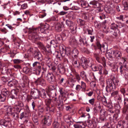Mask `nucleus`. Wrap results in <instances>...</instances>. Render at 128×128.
Segmentation results:
<instances>
[{"label":"nucleus","mask_w":128,"mask_h":128,"mask_svg":"<svg viewBox=\"0 0 128 128\" xmlns=\"http://www.w3.org/2000/svg\"><path fill=\"white\" fill-rule=\"evenodd\" d=\"M23 70L24 72L26 74L30 73L31 72L30 68L27 67L24 68Z\"/></svg>","instance_id":"nucleus-34"},{"label":"nucleus","mask_w":128,"mask_h":128,"mask_svg":"<svg viewBox=\"0 0 128 128\" xmlns=\"http://www.w3.org/2000/svg\"><path fill=\"white\" fill-rule=\"evenodd\" d=\"M80 74L81 77L86 82H88V81L86 74L84 71H82L80 72Z\"/></svg>","instance_id":"nucleus-17"},{"label":"nucleus","mask_w":128,"mask_h":128,"mask_svg":"<svg viewBox=\"0 0 128 128\" xmlns=\"http://www.w3.org/2000/svg\"><path fill=\"white\" fill-rule=\"evenodd\" d=\"M118 92L117 91H115L111 94V96H112L116 97L118 95Z\"/></svg>","instance_id":"nucleus-55"},{"label":"nucleus","mask_w":128,"mask_h":128,"mask_svg":"<svg viewBox=\"0 0 128 128\" xmlns=\"http://www.w3.org/2000/svg\"><path fill=\"white\" fill-rule=\"evenodd\" d=\"M106 56L110 60H111L112 58V53H110L108 52H107L106 54Z\"/></svg>","instance_id":"nucleus-43"},{"label":"nucleus","mask_w":128,"mask_h":128,"mask_svg":"<svg viewBox=\"0 0 128 128\" xmlns=\"http://www.w3.org/2000/svg\"><path fill=\"white\" fill-rule=\"evenodd\" d=\"M78 50L76 48L74 49L72 51V56L75 58H76L78 56Z\"/></svg>","instance_id":"nucleus-22"},{"label":"nucleus","mask_w":128,"mask_h":128,"mask_svg":"<svg viewBox=\"0 0 128 128\" xmlns=\"http://www.w3.org/2000/svg\"><path fill=\"white\" fill-rule=\"evenodd\" d=\"M66 24L68 26L70 27V29L72 32L74 33L76 32V29L77 28V25L76 24L71 20H66Z\"/></svg>","instance_id":"nucleus-5"},{"label":"nucleus","mask_w":128,"mask_h":128,"mask_svg":"<svg viewBox=\"0 0 128 128\" xmlns=\"http://www.w3.org/2000/svg\"><path fill=\"white\" fill-rule=\"evenodd\" d=\"M28 85L27 84L25 83V82H24L23 83L21 84L20 86V87H22L23 88H24L26 86H28Z\"/></svg>","instance_id":"nucleus-63"},{"label":"nucleus","mask_w":128,"mask_h":128,"mask_svg":"<svg viewBox=\"0 0 128 128\" xmlns=\"http://www.w3.org/2000/svg\"><path fill=\"white\" fill-rule=\"evenodd\" d=\"M69 42L71 45L74 44L76 43V40L73 38H71L69 40Z\"/></svg>","instance_id":"nucleus-36"},{"label":"nucleus","mask_w":128,"mask_h":128,"mask_svg":"<svg viewBox=\"0 0 128 128\" xmlns=\"http://www.w3.org/2000/svg\"><path fill=\"white\" fill-rule=\"evenodd\" d=\"M119 64L121 66L120 67V72L121 74L124 72V70L126 71L128 70V67L126 65H124V66H122V63L121 62L119 63Z\"/></svg>","instance_id":"nucleus-16"},{"label":"nucleus","mask_w":128,"mask_h":128,"mask_svg":"<svg viewBox=\"0 0 128 128\" xmlns=\"http://www.w3.org/2000/svg\"><path fill=\"white\" fill-rule=\"evenodd\" d=\"M35 124L38 125V117L36 116V115H34L32 118Z\"/></svg>","instance_id":"nucleus-39"},{"label":"nucleus","mask_w":128,"mask_h":128,"mask_svg":"<svg viewBox=\"0 0 128 128\" xmlns=\"http://www.w3.org/2000/svg\"><path fill=\"white\" fill-rule=\"evenodd\" d=\"M52 116L49 114H47L44 117V124L48 126L50 125L52 122Z\"/></svg>","instance_id":"nucleus-6"},{"label":"nucleus","mask_w":128,"mask_h":128,"mask_svg":"<svg viewBox=\"0 0 128 128\" xmlns=\"http://www.w3.org/2000/svg\"><path fill=\"white\" fill-rule=\"evenodd\" d=\"M77 21L79 24L81 26L84 25L85 23L84 21L81 19H78Z\"/></svg>","instance_id":"nucleus-38"},{"label":"nucleus","mask_w":128,"mask_h":128,"mask_svg":"<svg viewBox=\"0 0 128 128\" xmlns=\"http://www.w3.org/2000/svg\"><path fill=\"white\" fill-rule=\"evenodd\" d=\"M128 108V106L127 105H125L124 107L123 108L122 111L123 113H125L127 111Z\"/></svg>","instance_id":"nucleus-58"},{"label":"nucleus","mask_w":128,"mask_h":128,"mask_svg":"<svg viewBox=\"0 0 128 128\" xmlns=\"http://www.w3.org/2000/svg\"><path fill=\"white\" fill-rule=\"evenodd\" d=\"M26 112H22L20 114V119L22 120L23 118L24 119L25 118H27L28 116L26 115Z\"/></svg>","instance_id":"nucleus-40"},{"label":"nucleus","mask_w":128,"mask_h":128,"mask_svg":"<svg viewBox=\"0 0 128 128\" xmlns=\"http://www.w3.org/2000/svg\"><path fill=\"white\" fill-rule=\"evenodd\" d=\"M6 99V97L2 94H0V101L4 102Z\"/></svg>","instance_id":"nucleus-47"},{"label":"nucleus","mask_w":128,"mask_h":128,"mask_svg":"<svg viewBox=\"0 0 128 128\" xmlns=\"http://www.w3.org/2000/svg\"><path fill=\"white\" fill-rule=\"evenodd\" d=\"M54 94H55V96L56 94V93L54 92H48L47 93V95L49 96L50 98H53L54 96Z\"/></svg>","instance_id":"nucleus-42"},{"label":"nucleus","mask_w":128,"mask_h":128,"mask_svg":"<svg viewBox=\"0 0 128 128\" xmlns=\"http://www.w3.org/2000/svg\"><path fill=\"white\" fill-rule=\"evenodd\" d=\"M58 42L56 40H52L50 42V44L53 46L55 48L58 46Z\"/></svg>","instance_id":"nucleus-28"},{"label":"nucleus","mask_w":128,"mask_h":128,"mask_svg":"<svg viewBox=\"0 0 128 128\" xmlns=\"http://www.w3.org/2000/svg\"><path fill=\"white\" fill-rule=\"evenodd\" d=\"M49 25L47 23L44 24L41 23L40 24V26L38 28H29V32L30 34L29 35V39L32 40L33 42H34L40 38L36 33L37 30H40L41 33L45 34L46 30L49 29Z\"/></svg>","instance_id":"nucleus-1"},{"label":"nucleus","mask_w":128,"mask_h":128,"mask_svg":"<svg viewBox=\"0 0 128 128\" xmlns=\"http://www.w3.org/2000/svg\"><path fill=\"white\" fill-rule=\"evenodd\" d=\"M95 100L94 98L91 99L89 100V102L90 104L92 105H94Z\"/></svg>","instance_id":"nucleus-50"},{"label":"nucleus","mask_w":128,"mask_h":128,"mask_svg":"<svg viewBox=\"0 0 128 128\" xmlns=\"http://www.w3.org/2000/svg\"><path fill=\"white\" fill-rule=\"evenodd\" d=\"M57 53L58 54L56 55V57L57 58H58L60 60H61L62 59L63 57L64 56H62L61 54V53L58 52H56V53Z\"/></svg>","instance_id":"nucleus-45"},{"label":"nucleus","mask_w":128,"mask_h":128,"mask_svg":"<svg viewBox=\"0 0 128 128\" xmlns=\"http://www.w3.org/2000/svg\"><path fill=\"white\" fill-rule=\"evenodd\" d=\"M62 37L60 35H56L55 36V38L56 41H59L61 40Z\"/></svg>","instance_id":"nucleus-52"},{"label":"nucleus","mask_w":128,"mask_h":128,"mask_svg":"<svg viewBox=\"0 0 128 128\" xmlns=\"http://www.w3.org/2000/svg\"><path fill=\"white\" fill-rule=\"evenodd\" d=\"M79 4L84 8H87L89 6V4L86 1L83 0H81Z\"/></svg>","instance_id":"nucleus-21"},{"label":"nucleus","mask_w":128,"mask_h":128,"mask_svg":"<svg viewBox=\"0 0 128 128\" xmlns=\"http://www.w3.org/2000/svg\"><path fill=\"white\" fill-rule=\"evenodd\" d=\"M75 78V79H76L78 82H79L80 79V76L78 73H76L74 74Z\"/></svg>","instance_id":"nucleus-48"},{"label":"nucleus","mask_w":128,"mask_h":128,"mask_svg":"<svg viewBox=\"0 0 128 128\" xmlns=\"http://www.w3.org/2000/svg\"><path fill=\"white\" fill-rule=\"evenodd\" d=\"M124 101V104L125 105H127L128 104V98H125Z\"/></svg>","instance_id":"nucleus-64"},{"label":"nucleus","mask_w":128,"mask_h":128,"mask_svg":"<svg viewBox=\"0 0 128 128\" xmlns=\"http://www.w3.org/2000/svg\"><path fill=\"white\" fill-rule=\"evenodd\" d=\"M102 66L100 65H98L96 67V71H99V73L100 74H102Z\"/></svg>","instance_id":"nucleus-35"},{"label":"nucleus","mask_w":128,"mask_h":128,"mask_svg":"<svg viewBox=\"0 0 128 128\" xmlns=\"http://www.w3.org/2000/svg\"><path fill=\"white\" fill-rule=\"evenodd\" d=\"M22 80H24V82L27 84L28 85L29 84V81L28 77L27 76H24L22 78Z\"/></svg>","instance_id":"nucleus-33"},{"label":"nucleus","mask_w":128,"mask_h":128,"mask_svg":"<svg viewBox=\"0 0 128 128\" xmlns=\"http://www.w3.org/2000/svg\"><path fill=\"white\" fill-rule=\"evenodd\" d=\"M21 60L19 59H15L13 60V62L14 64H19Z\"/></svg>","instance_id":"nucleus-60"},{"label":"nucleus","mask_w":128,"mask_h":128,"mask_svg":"<svg viewBox=\"0 0 128 128\" xmlns=\"http://www.w3.org/2000/svg\"><path fill=\"white\" fill-rule=\"evenodd\" d=\"M1 94L6 97L9 94V92L6 89H4L1 92Z\"/></svg>","instance_id":"nucleus-25"},{"label":"nucleus","mask_w":128,"mask_h":128,"mask_svg":"<svg viewBox=\"0 0 128 128\" xmlns=\"http://www.w3.org/2000/svg\"><path fill=\"white\" fill-rule=\"evenodd\" d=\"M81 87L82 91L85 92L86 88V84L83 81L81 82Z\"/></svg>","instance_id":"nucleus-31"},{"label":"nucleus","mask_w":128,"mask_h":128,"mask_svg":"<svg viewBox=\"0 0 128 128\" xmlns=\"http://www.w3.org/2000/svg\"><path fill=\"white\" fill-rule=\"evenodd\" d=\"M106 111L104 110L101 109L100 111V120L102 121H104L106 118Z\"/></svg>","instance_id":"nucleus-10"},{"label":"nucleus","mask_w":128,"mask_h":128,"mask_svg":"<svg viewBox=\"0 0 128 128\" xmlns=\"http://www.w3.org/2000/svg\"><path fill=\"white\" fill-rule=\"evenodd\" d=\"M113 54L115 57L118 59L122 57V54L121 52L118 50H114L113 52Z\"/></svg>","instance_id":"nucleus-15"},{"label":"nucleus","mask_w":128,"mask_h":128,"mask_svg":"<svg viewBox=\"0 0 128 128\" xmlns=\"http://www.w3.org/2000/svg\"><path fill=\"white\" fill-rule=\"evenodd\" d=\"M118 81L117 80L116 78H114V79H108L106 80L107 86L106 87V90L108 92L113 90V85L117 86L118 85Z\"/></svg>","instance_id":"nucleus-2"},{"label":"nucleus","mask_w":128,"mask_h":128,"mask_svg":"<svg viewBox=\"0 0 128 128\" xmlns=\"http://www.w3.org/2000/svg\"><path fill=\"white\" fill-rule=\"evenodd\" d=\"M58 70L59 71V72L63 74L65 72V69L60 64L58 65Z\"/></svg>","instance_id":"nucleus-20"},{"label":"nucleus","mask_w":128,"mask_h":128,"mask_svg":"<svg viewBox=\"0 0 128 128\" xmlns=\"http://www.w3.org/2000/svg\"><path fill=\"white\" fill-rule=\"evenodd\" d=\"M44 102L45 103V104L46 106V111L50 112H53L55 108L54 106L53 105H52L51 107L50 106V105L51 102V99H46L45 100Z\"/></svg>","instance_id":"nucleus-4"},{"label":"nucleus","mask_w":128,"mask_h":128,"mask_svg":"<svg viewBox=\"0 0 128 128\" xmlns=\"http://www.w3.org/2000/svg\"><path fill=\"white\" fill-rule=\"evenodd\" d=\"M80 61L81 62L82 66L83 68L86 69V66L87 65V64L88 62V61L84 57H82L81 58L80 60Z\"/></svg>","instance_id":"nucleus-13"},{"label":"nucleus","mask_w":128,"mask_h":128,"mask_svg":"<svg viewBox=\"0 0 128 128\" xmlns=\"http://www.w3.org/2000/svg\"><path fill=\"white\" fill-rule=\"evenodd\" d=\"M60 50L62 56H64L66 53V50L65 47L61 46L60 48Z\"/></svg>","instance_id":"nucleus-19"},{"label":"nucleus","mask_w":128,"mask_h":128,"mask_svg":"<svg viewBox=\"0 0 128 128\" xmlns=\"http://www.w3.org/2000/svg\"><path fill=\"white\" fill-rule=\"evenodd\" d=\"M118 27V26L115 23L112 24L110 25V28L114 30L116 29Z\"/></svg>","instance_id":"nucleus-44"},{"label":"nucleus","mask_w":128,"mask_h":128,"mask_svg":"<svg viewBox=\"0 0 128 128\" xmlns=\"http://www.w3.org/2000/svg\"><path fill=\"white\" fill-rule=\"evenodd\" d=\"M14 70L16 69V70H17L20 69L21 68L20 66L18 64H16L14 65L13 66Z\"/></svg>","instance_id":"nucleus-53"},{"label":"nucleus","mask_w":128,"mask_h":128,"mask_svg":"<svg viewBox=\"0 0 128 128\" xmlns=\"http://www.w3.org/2000/svg\"><path fill=\"white\" fill-rule=\"evenodd\" d=\"M122 3L124 7V9L125 10H127L128 8V4L126 0H124L122 1Z\"/></svg>","instance_id":"nucleus-29"},{"label":"nucleus","mask_w":128,"mask_h":128,"mask_svg":"<svg viewBox=\"0 0 128 128\" xmlns=\"http://www.w3.org/2000/svg\"><path fill=\"white\" fill-rule=\"evenodd\" d=\"M90 4L92 5V6L94 8H96L97 6V5L98 4L97 1H92L90 2Z\"/></svg>","instance_id":"nucleus-32"},{"label":"nucleus","mask_w":128,"mask_h":128,"mask_svg":"<svg viewBox=\"0 0 128 128\" xmlns=\"http://www.w3.org/2000/svg\"><path fill=\"white\" fill-rule=\"evenodd\" d=\"M81 17L83 19L87 20L88 18V13L87 12L82 13Z\"/></svg>","instance_id":"nucleus-26"},{"label":"nucleus","mask_w":128,"mask_h":128,"mask_svg":"<svg viewBox=\"0 0 128 128\" xmlns=\"http://www.w3.org/2000/svg\"><path fill=\"white\" fill-rule=\"evenodd\" d=\"M48 92L43 89H42L40 91V96L43 98H45L46 97V94Z\"/></svg>","instance_id":"nucleus-14"},{"label":"nucleus","mask_w":128,"mask_h":128,"mask_svg":"<svg viewBox=\"0 0 128 128\" xmlns=\"http://www.w3.org/2000/svg\"><path fill=\"white\" fill-rule=\"evenodd\" d=\"M60 124L57 122H54L53 124L52 128H59Z\"/></svg>","instance_id":"nucleus-37"},{"label":"nucleus","mask_w":128,"mask_h":128,"mask_svg":"<svg viewBox=\"0 0 128 128\" xmlns=\"http://www.w3.org/2000/svg\"><path fill=\"white\" fill-rule=\"evenodd\" d=\"M46 15V14L45 12H43L41 13L39 15V17L41 18H42L45 16Z\"/></svg>","instance_id":"nucleus-54"},{"label":"nucleus","mask_w":128,"mask_h":128,"mask_svg":"<svg viewBox=\"0 0 128 128\" xmlns=\"http://www.w3.org/2000/svg\"><path fill=\"white\" fill-rule=\"evenodd\" d=\"M40 92V91L36 88L32 89L30 93L32 97L34 99L39 98Z\"/></svg>","instance_id":"nucleus-8"},{"label":"nucleus","mask_w":128,"mask_h":128,"mask_svg":"<svg viewBox=\"0 0 128 128\" xmlns=\"http://www.w3.org/2000/svg\"><path fill=\"white\" fill-rule=\"evenodd\" d=\"M18 84V82L17 80L15 79H13L9 82L8 84V85L9 86L11 87L17 84Z\"/></svg>","instance_id":"nucleus-18"},{"label":"nucleus","mask_w":128,"mask_h":128,"mask_svg":"<svg viewBox=\"0 0 128 128\" xmlns=\"http://www.w3.org/2000/svg\"><path fill=\"white\" fill-rule=\"evenodd\" d=\"M116 19L119 20H123V16L122 15H121L119 16H118L116 17Z\"/></svg>","instance_id":"nucleus-61"},{"label":"nucleus","mask_w":128,"mask_h":128,"mask_svg":"<svg viewBox=\"0 0 128 128\" xmlns=\"http://www.w3.org/2000/svg\"><path fill=\"white\" fill-rule=\"evenodd\" d=\"M15 113H19L21 109L18 107H13Z\"/></svg>","instance_id":"nucleus-46"},{"label":"nucleus","mask_w":128,"mask_h":128,"mask_svg":"<svg viewBox=\"0 0 128 128\" xmlns=\"http://www.w3.org/2000/svg\"><path fill=\"white\" fill-rule=\"evenodd\" d=\"M40 52L37 51L35 50L33 53L34 56V58H38V56H37L38 54V53Z\"/></svg>","instance_id":"nucleus-57"},{"label":"nucleus","mask_w":128,"mask_h":128,"mask_svg":"<svg viewBox=\"0 0 128 128\" xmlns=\"http://www.w3.org/2000/svg\"><path fill=\"white\" fill-rule=\"evenodd\" d=\"M70 8L72 10H77L79 9L80 8L77 6H72L71 8Z\"/></svg>","instance_id":"nucleus-56"},{"label":"nucleus","mask_w":128,"mask_h":128,"mask_svg":"<svg viewBox=\"0 0 128 128\" xmlns=\"http://www.w3.org/2000/svg\"><path fill=\"white\" fill-rule=\"evenodd\" d=\"M33 70L35 71L37 74H39L41 71V64L39 62H35L33 64Z\"/></svg>","instance_id":"nucleus-7"},{"label":"nucleus","mask_w":128,"mask_h":128,"mask_svg":"<svg viewBox=\"0 0 128 128\" xmlns=\"http://www.w3.org/2000/svg\"><path fill=\"white\" fill-rule=\"evenodd\" d=\"M61 26H62L60 24H58L56 26L55 29L56 30L59 32L61 31L62 30Z\"/></svg>","instance_id":"nucleus-30"},{"label":"nucleus","mask_w":128,"mask_h":128,"mask_svg":"<svg viewBox=\"0 0 128 128\" xmlns=\"http://www.w3.org/2000/svg\"><path fill=\"white\" fill-rule=\"evenodd\" d=\"M124 122L123 121H121L118 122V126L120 127L122 125L124 126Z\"/></svg>","instance_id":"nucleus-62"},{"label":"nucleus","mask_w":128,"mask_h":128,"mask_svg":"<svg viewBox=\"0 0 128 128\" xmlns=\"http://www.w3.org/2000/svg\"><path fill=\"white\" fill-rule=\"evenodd\" d=\"M94 56L95 57L97 61L100 63H102L100 57L98 54H94Z\"/></svg>","instance_id":"nucleus-27"},{"label":"nucleus","mask_w":128,"mask_h":128,"mask_svg":"<svg viewBox=\"0 0 128 128\" xmlns=\"http://www.w3.org/2000/svg\"><path fill=\"white\" fill-rule=\"evenodd\" d=\"M74 77V76L72 74H70L69 76L68 77V78L71 80V82H76L75 80V78Z\"/></svg>","instance_id":"nucleus-41"},{"label":"nucleus","mask_w":128,"mask_h":128,"mask_svg":"<svg viewBox=\"0 0 128 128\" xmlns=\"http://www.w3.org/2000/svg\"><path fill=\"white\" fill-rule=\"evenodd\" d=\"M2 111L4 112L6 115L9 116H15V112L14 110L13 107L10 106H4L2 109Z\"/></svg>","instance_id":"nucleus-3"},{"label":"nucleus","mask_w":128,"mask_h":128,"mask_svg":"<svg viewBox=\"0 0 128 128\" xmlns=\"http://www.w3.org/2000/svg\"><path fill=\"white\" fill-rule=\"evenodd\" d=\"M46 79L50 83H52L54 81V76L52 73H49L46 76Z\"/></svg>","instance_id":"nucleus-9"},{"label":"nucleus","mask_w":128,"mask_h":128,"mask_svg":"<svg viewBox=\"0 0 128 128\" xmlns=\"http://www.w3.org/2000/svg\"><path fill=\"white\" fill-rule=\"evenodd\" d=\"M18 92L19 90L18 89L12 90L11 92V95L10 96V98L12 99L16 98Z\"/></svg>","instance_id":"nucleus-11"},{"label":"nucleus","mask_w":128,"mask_h":128,"mask_svg":"<svg viewBox=\"0 0 128 128\" xmlns=\"http://www.w3.org/2000/svg\"><path fill=\"white\" fill-rule=\"evenodd\" d=\"M57 105L58 106H57V108L59 109V110H63L64 108V107L62 104Z\"/></svg>","instance_id":"nucleus-59"},{"label":"nucleus","mask_w":128,"mask_h":128,"mask_svg":"<svg viewBox=\"0 0 128 128\" xmlns=\"http://www.w3.org/2000/svg\"><path fill=\"white\" fill-rule=\"evenodd\" d=\"M72 63L73 65L75 68H78L80 66V64L78 62L77 60H73L72 61Z\"/></svg>","instance_id":"nucleus-24"},{"label":"nucleus","mask_w":128,"mask_h":128,"mask_svg":"<svg viewBox=\"0 0 128 128\" xmlns=\"http://www.w3.org/2000/svg\"><path fill=\"white\" fill-rule=\"evenodd\" d=\"M35 82L42 86H44L46 85V80L43 78H38L37 80Z\"/></svg>","instance_id":"nucleus-12"},{"label":"nucleus","mask_w":128,"mask_h":128,"mask_svg":"<svg viewBox=\"0 0 128 128\" xmlns=\"http://www.w3.org/2000/svg\"><path fill=\"white\" fill-rule=\"evenodd\" d=\"M81 86L79 84H77L76 87L75 89L78 92L80 91L81 88Z\"/></svg>","instance_id":"nucleus-51"},{"label":"nucleus","mask_w":128,"mask_h":128,"mask_svg":"<svg viewBox=\"0 0 128 128\" xmlns=\"http://www.w3.org/2000/svg\"><path fill=\"white\" fill-rule=\"evenodd\" d=\"M43 112L44 110L42 108H39L38 112V116L41 118L43 117Z\"/></svg>","instance_id":"nucleus-23"},{"label":"nucleus","mask_w":128,"mask_h":128,"mask_svg":"<svg viewBox=\"0 0 128 128\" xmlns=\"http://www.w3.org/2000/svg\"><path fill=\"white\" fill-rule=\"evenodd\" d=\"M37 56H38V58H36V59L40 61L42 60V56L40 52L38 53V54H37Z\"/></svg>","instance_id":"nucleus-49"}]
</instances>
